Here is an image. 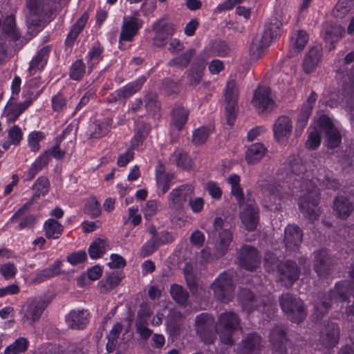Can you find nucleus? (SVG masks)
Listing matches in <instances>:
<instances>
[{"label":"nucleus","mask_w":354,"mask_h":354,"mask_svg":"<svg viewBox=\"0 0 354 354\" xmlns=\"http://www.w3.org/2000/svg\"><path fill=\"white\" fill-rule=\"evenodd\" d=\"M302 234L299 228L294 225H288L285 229L284 241L286 247L295 250L301 242Z\"/></svg>","instance_id":"5701e85b"},{"label":"nucleus","mask_w":354,"mask_h":354,"mask_svg":"<svg viewBox=\"0 0 354 354\" xmlns=\"http://www.w3.org/2000/svg\"><path fill=\"white\" fill-rule=\"evenodd\" d=\"M108 244L105 239H95L88 248V254L91 259L100 258L106 251Z\"/></svg>","instance_id":"473e14b6"},{"label":"nucleus","mask_w":354,"mask_h":354,"mask_svg":"<svg viewBox=\"0 0 354 354\" xmlns=\"http://www.w3.org/2000/svg\"><path fill=\"white\" fill-rule=\"evenodd\" d=\"M212 322V318L207 314H201L196 319V329L204 341L208 342L204 337L203 333L207 330L208 325Z\"/></svg>","instance_id":"49530a36"},{"label":"nucleus","mask_w":354,"mask_h":354,"mask_svg":"<svg viewBox=\"0 0 354 354\" xmlns=\"http://www.w3.org/2000/svg\"><path fill=\"white\" fill-rule=\"evenodd\" d=\"M44 138L42 132H32L28 136V145L32 151H37L39 149V142Z\"/></svg>","instance_id":"6e6d98bb"},{"label":"nucleus","mask_w":354,"mask_h":354,"mask_svg":"<svg viewBox=\"0 0 354 354\" xmlns=\"http://www.w3.org/2000/svg\"><path fill=\"white\" fill-rule=\"evenodd\" d=\"M290 186L288 181L270 184L266 188L264 205L272 210L278 209L281 202L289 197Z\"/></svg>","instance_id":"7ed1b4c3"},{"label":"nucleus","mask_w":354,"mask_h":354,"mask_svg":"<svg viewBox=\"0 0 354 354\" xmlns=\"http://www.w3.org/2000/svg\"><path fill=\"white\" fill-rule=\"evenodd\" d=\"M50 160L48 151H46L41 155L35 162L31 165L28 170V175L29 180L32 179L35 175L45 166H46Z\"/></svg>","instance_id":"ea45409f"},{"label":"nucleus","mask_w":354,"mask_h":354,"mask_svg":"<svg viewBox=\"0 0 354 354\" xmlns=\"http://www.w3.org/2000/svg\"><path fill=\"white\" fill-rule=\"evenodd\" d=\"M88 313L84 310H73L66 317L68 326L72 329H83L88 322Z\"/></svg>","instance_id":"4be33fe9"},{"label":"nucleus","mask_w":354,"mask_h":354,"mask_svg":"<svg viewBox=\"0 0 354 354\" xmlns=\"http://www.w3.org/2000/svg\"><path fill=\"white\" fill-rule=\"evenodd\" d=\"M280 304L283 311L289 315L293 322H299L305 317L303 303L300 299L293 297L291 295H283L280 299Z\"/></svg>","instance_id":"1a4fd4ad"},{"label":"nucleus","mask_w":354,"mask_h":354,"mask_svg":"<svg viewBox=\"0 0 354 354\" xmlns=\"http://www.w3.org/2000/svg\"><path fill=\"white\" fill-rule=\"evenodd\" d=\"M317 95L314 91H312L308 97L306 101L299 109L295 127V133L297 136H299L303 131L304 129L306 127L308 118L317 100Z\"/></svg>","instance_id":"4468645a"},{"label":"nucleus","mask_w":354,"mask_h":354,"mask_svg":"<svg viewBox=\"0 0 354 354\" xmlns=\"http://www.w3.org/2000/svg\"><path fill=\"white\" fill-rule=\"evenodd\" d=\"M184 274L188 286L192 289L196 283V277L192 265L187 263L184 268Z\"/></svg>","instance_id":"e2e57ef3"},{"label":"nucleus","mask_w":354,"mask_h":354,"mask_svg":"<svg viewBox=\"0 0 354 354\" xmlns=\"http://www.w3.org/2000/svg\"><path fill=\"white\" fill-rule=\"evenodd\" d=\"M174 32V26L170 22H164L160 21L156 24V41L160 40L163 41L169 37L171 36ZM158 44L156 43V45Z\"/></svg>","instance_id":"4c0bfd02"},{"label":"nucleus","mask_w":354,"mask_h":354,"mask_svg":"<svg viewBox=\"0 0 354 354\" xmlns=\"http://www.w3.org/2000/svg\"><path fill=\"white\" fill-rule=\"evenodd\" d=\"M292 131V120L286 115L279 117L272 125L274 138L280 143H283L288 140Z\"/></svg>","instance_id":"2eb2a0df"},{"label":"nucleus","mask_w":354,"mask_h":354,"mask_svg":"<svg viewBox=\"0 0 354 354\" xmlns=\"http://www.w3.org/2000/svg\"><path fill=\"white\" fill-rule=\"evenodd\" d=\"M145 82V77H141L136 81L127 84L123 88L118 90L117 91V95L119 97H129L141 88Z\"/></svg>","instance_id":"2f4dec72"},{"label":"nucleus","mask_w":354,"mask_h":354,"mask_svg":"<svg viewBox=\"0 0 354 354\" xmlns=\"http://www.w3.org/2000/svg\"><path fill=\"white\" fill-rule=\"evenodd\" d=\"M174 158L178 167L186 168L190 166V158L187 154L183 151H176L174 153Z\"/></svg>","instance_id":"13d9d810"},{"label":"nucleus","mask_w":354,"mask_h":354,"mask_svg":"<svg viewBox=\"0 0 354 354\" xmlns=\"http://www.w3.org/2000/svg\"><path fill=\"white\" fill-rule=\"evenodd\" d=\"M85 73V64L82 59L76 60L71 67L70 77L74 80H80Z\"/></svg>","instance_id":"09e8293b"},{"label":"nucleus","mask_w":354,"mask_h":354,"mask_svg":"<svg viewBox=\"0 0 354 354\" xmlns=\"http://www.w3.org/2000/svg\"><path fill=\"white\" fill-rule=\"evenodd\" d=\"M267 153V148L262 143H254L251 145L245 152V158L250 165L258 163Z\"/></svg>","instance_id":"393cba45"},{"label":"nucleus","mask_w":354,"mask_h":354,"mask_svg":"<svg viewBox=\"0 0 354 354\" xmlns=\"http://www.w3.org/2000/svg\"><path fill=\"white\" fill-rule=\"evenodd\" d=\"M226 227L227 225L221 218H215L214 228L218 232V248L221 254L228 248L232 241V234Z\"/></svg>","instance_id":"aec40b11"},{"label":"nucleus","mask_w":354,"mask_h":354,"mask_svg":"<svg viewBox=\"0 0 354 354\" xmlns=\"http://www.w3.org/2000/svg\"><path fill=\"white\" fill-rule=\"evenodd\" d=\"M212 289L216 298L221 302H227L233 290L232 279L229 274L223 273L212 284Z\"/></svg>","instance_id":"9b49d317"},{"label":"nucleus","mask_w":354,"mask_h":354,"mask_svg":"<svg viewBox=\"0 0 354 354\" xmlns=\"http://www.w3.org/2000/svg\"><path fill=\"white\" fill-rule=\"evenodd\" d=\"M8 137L13 145H17L23 137L21 129L17 125H14L8 131Z\"/></svg>","instance_id":"052dcab7"},{"label":"nucleus","mask_w":354,"mask_h":354,"mask_svg":"<svg viewBox=\"0 0 354 354\" xmlns=\"http://www.w3.org/2000/svg\"><path fill=\"white\" fill-rule=\"evenodd\" d=\"M15 98L11 97L6 107L5 114L8 118V121L15 122L18 117L32 104V100H26L21 103H16Z\"/></svg>","instance_id":"412c9836"},{"label":"nucleus","mask_w":354,"mask_h":354,"mask_svg":"<svg viewBox=\"0 0 354 354\" xmlns=\"http://www.w3.org/2000/svg\"><path fill=\"white\" fill-rule=\"evenodd\" d=\"M111 121L108 119L96 120L89 127V138H100L105 136L110 131Z\"/></svg>","instance_id":"bb28decb"},{"label":"nucleus","mask_w":354,"mask_h":354,"mask_svg":"<svg viewBox=\"0 0 354 354\" xmlns=\"http://www.w3.org/2000/svg\"><path fill=\"white\" fill-rule=\"evenodd\" d=\"M333 208L338 216L342 218L348 217L353 209L352 203L343 196L335 199Z\"/></svg>","instance_id":"cd10ccee"},{"label":"nucleus","mask_w":354,"mask_h":354,"mask_svg":"<svg viewBox=\"0 0 354 354\" xmlns=\"http://www.w3.org/2000/svg\"><path fill=\"white\" fill-rule=\"evenodd\" d=\"M354 5V0H339L335 6L334 13L338 17H342L349 12Z\"/></svg>","instance_id":"8fccbe9b"},{"label":"nucleus","mask_w":354,"mask_h":354,"mask_svg":"<svg viewBox=\"0 0 354 354\" xmlns=\"http://www.w3.org/2000/svg\"><path fill=\"white\" fill-rule=\"evenodd\" d=\"M88 18V15L86 12H84L82 17L76 21V23L73 26L66 40V44L67 45H71L73 44L75 39L77 38L80 32L82 31L83 28L84 27L87 20Z\"/></svg>","instance_id":"f704fd0d"},{"label":"nucleus","mask_w":354,"mask_h":354,"mask_svg":"<svg viewBox=\"0 0 354 354\" xmlns=\"http://www.w3.org/2000/svg\"><path fill=\"white\" fill-rule=\"evenodd\" d=\"M85 212L92 218L98 217L101 214L100 204L95 196H91L86 200Z\"/></svg>","instance_id":"c03bdc74"},{"label":"nucleus","mask_w":354,"mask_h":354,"mask_svg":"<svg viewBox=\"0 0 354 354\" xmlns=\"http://www.w3.org/2000/svg\"><path fill=\"white\" fill-rule=\"evenodd\" d=\"M26 212L23 216H21L20 217L17 218L14 221H10L12 223L17 222L19 221L18 227L19 230H23L24 228H30L32 227L35 223V218L33 215L29 214L26 216Z\"/></svg>","instance_id":"4d7b16f0"},{"label":"nucleus","mask_w":354,"mask_h":354,"mask_svg":"<svg viewBox=\"0 0 354 354\" xmlns=\"http://www.w3.org/2000/svg\"><path fill=\"white\" fill-rule=\"evenodd\" d=\"M236 83L230 80L227 83L225 90V113L229 125H232L236 118Z\"/></svg>","instance_id":"f8f14e48"},{"label":"nucleus","mask_w":354,"mask_h":354,"mask_svg":"<svg viewBox=\"0 0 354 354\" xmlns=\"http://www.w3.org/2000/svg\"><path fill=\"white\" fill-rule=\"evenodd\" d=\"M47 306L48 302L39 297L27 301L21 309L23 324L33 325L40 319Z\"/></svg>","instance_id":"0eeeda50"},{"label":"nucleus","mask_w":354,"mask_h":354,"mask_svg":"<svg viewBox=\"0 0 354 354\" xmlns=\"http://www.w3.org/2000/svg\"><path fill=\"white\" fill-rule=\"evenodd\" d=\"M189 205L193 212L199 213L203 210L205 204V201L203 198L196 197L194 198H189Z\"/></svg>","instance_id":"774afa93"},{"label":"nucleus","mask_w":354,"mask_h":354,"mask_svg":"<svg viewBox=\"0 0 354 354\" xmlns=\"http://www.w3.org/2000/svg\"><path fill=\"white\" fill-rule=\"evenodd\" d=\"M86 259V253L85 251H78L71 253L67 257V261L73 265L80 263Z\"/></svg>","instance_id":"338daca9"},{"label":"nucleus","mask_w":354,"mask_h":354,"mask_svg":"<svg viewBox=\"0 0 354 354\" xmlns=\"http://www.w3.org/2000/svg\"><path fill=\"white\" fill-rule=\"evenodd\" d=\"M319 127L326 133V145L328 148L334 149L341 142V135L331 120L326 115L320 116Z\"/></svg>","instance_id":"ddd939ff"},{"label":"nucleus","mask_w":354,"mask_h":354,"mask_svg":"<svg viewBox=\"0 0 354 354\" xmlns=\"http://www.w3.org/2000/svg\"><path fill=\"white\" fill-rule=\"evenodd\" d=\"M45 235L48 239H57L63 230L62 225L56 220L50 218L44 225Z\"/></svg>","instance_id":"c9c22d12"},{"label":"nucleus","mask_w":354,"mask_h":354,"mask_svg":"<svg viewBox=\"0 0 354 354\" xmlns=\"http://www.w3.org/2000/svg\"><path fill=\"white\" fill-rule=\"evenodd\" d=\"M49 53V47H43L37 54L36 57L31 61L29 67L30 73L34 69H41L46 62V57Z\"/></svg>","instance_id":"79ce46f5"},{"label":"nucleus","mask_w":354,"mask_h":354,"mask_svg":"<svg viewBox=\"0 0 354 354\" xmlns=\"http://www.w3.org/2000/svg\"><path fill=\"white\" fill-rule=\"evenodd\" d=\"M290 180L294 179V186L299 187L301 192L304 193V196L299 200V205L301 211L308 216L310 219H316L318 213L316 208L317 204V198L319 189L312 180H305L300 182L299 179H296L294 176H291Z\"/></svg>","instance_id":"f257e3e1"},{"label":"nucleus","mask_w":354,"mask_h":354,"mask_svg":"<svg viewBox=\"0 0 354 354\" xmlns=\"http://www.w3.org/2000/svg\"><path fill=\"white\" fill-rule=\"evenodd\" d=\"M121 278L118 275L117 272H113L110 274L106 279L104 281H101L99 283V286L101 289L102 292H106L115 287H116L120 282Z\"/></svg>","instance_id":"37998d69"},{"label":"nucleus","mask_w":354,"mask_h":354,"mask_svg":"<svg viewBox=\"0 0 354 354\" xmlns=\"http://www.w3.org/2000/svg\"><path fill=\"white\" fill-rule=\"evenodd\" d=\"M192 57V53H185L183 55H181L179 57H177L174 59H173L170 64L173 66H175L178 68H184L186 67L188 64L189 63V61Z\"/></svg>","instance_id":"bf43d9fd"},{"label":"nucleus","mask_w":354,"mask_h":354,"mask_svg":"<svg viewBox=\"0 0 354 354\" xmlns=\"http://www.w3.org/2000/svg\"><path fill=\"white\" fill-rule=\"evenodd\" d=\"M325 39L330 43H334L340 39L344 34V29L342 26L339 25H327L324 28Z\"/></svg>","instance_id":"e433bc0d"},{"label":"nucleus","mask_w":354,"mask_h":354,"mask_svg":"<svg viewBox=\"0 0 354 354\" xmlns=\"http://www.w3.org/2000/svg\"><path fill=\"white\" fill-rule=\"evenodd\" d=\"M253 296L252 293L247 290H243L241 292L240 302L244 310L249 311L250 304L253 303Z\"/></svg>","instance_id":"680f3d73"},{"label":"nucleus","mask_w":354,"mask_h":354,"mask_svg":"<svg viewBox=\"0 0 354 354\" xmlns=\"http://www.w3.org/2000/svg\"><path fill=\"white\" fill-rule=\"evenodd\" d=\"M170 293L172 298L179 304L184 305L187 297V294L184 291L182 286L174 284L170 288Z\"/></svg>","instance_id":"3c124183"},{"label":"nucleus","mask_w":354,"mask_h":354,"mask_svg":"<svg viewBox=\"0 0 354 354\" xmlns=\"http://www.w3.org/2000/svg\"><path fill=\"white\" fill-rule=\"evenodd\" d=\"M227 183L231 186V193L236 198L239 204L243 201V190L240 187V177L236 174H232L227 178Z\"/></svg>","instance_id":"58836bf2"},{"label":"nucleus","mask_w":354,"mask_h":354,"mask_svg":"<svg viewBox=\"0 0 354 354\" xmlns=\"http://www.w3.org/2000/svg\"><path fill=\"white\" fill-rule=\"evenodd\" d=\"M280 33L278 25H270L261 34L257 35L250 46V55L252 59H257L270 45L273 39Z\"/></svg>","instance_id":"f03ea898"},{"label":"nucleus","mask_w":354,"mask_h":354,"mask_svg":"<svg viewBox=\"0 0 354 354\" xmlns=\"http://www.w3.org/2000/svg\"><path fill=\"white\" fill-rule=\"evenodd\" d=\"M3 32L14 41H17L21 37V34L16 27L15 18L13 15L7 16L4 19Z\"/></svg>","instance_id":"7c9ffc66"},{"label":"nucleus","mask_w":354,"mask_h":354,"mask_svg":"<svg viewBox=\"0 0 354 354\" xmlns=\"http://www.w3.org/2000/svg\"><path fill=\"white\" fill-rule=\"evenodd\" d=\"M308 41V36L306 31L298 30L290 38V46L296 51L301 50Z\"/></svg>","instance_id":"a19ab883"},{"label":"nucleus","mask_w":354,"mask_h":354,"mask_svg":"<svg viewBox=\"0 0 354 354\" xmlns=\"http://www.w3.org/2000/svg\"><path fill=\"white\" fill-rule=\"evenodd\" d=\"M239 318L233 313H225L221 315L216 324V330L219 333L221 341L225 344L232 343V333L239 325Z\"/></svg>","instance_id":"6e6552de"},{"label":"nucleus","mask_w":354,"mask_h":354,"mask_svg":"<svg viewBox=\"0 0 354 354\" xmlns=\"http://www.w3.org/2000/svg\"><path fill=\"white\" fill-rule=\"evenodd\" d=\"M256 111L261 115H268L276 107L273 95L269 88L258 87L251 101Z\"/></svg>","instance_id":"423d86ee"},{"label":"nucleus","mask_w":354,"mask_h":354,"mask_svg":"<svg viewBox=\"0 0 354 354\" xmlns=\"http://www.w3.org/2000/svg\"><path fill=\"white\" fill-rule=\"evenodd\" d=\"M149 232L153 235V236L142 247L140 252V256L142 257H146L151 255L155 250V227L153 225H151L149 227Z\"/></svg>","instance_id":"de8ad7c7"},{"label":"nucleus","mask_w":354,"mask_h":354,"mask_svg":"<svg viewBox=\"0 0 354 354\" xmlns=\"http://www.w3.org/2000/svg\"><path fill=\"white\" fill-rule=\"evenodd\" d=\"M327 254L325 251H319L315 254V270L316 272L322 276L326 267Z\"/></svg>","instance_id":"a18cd8bd"},{"label":"nucleus","mask_w":354,"mask_h":354,"mask_svg":"<svg viewBox=\"0 0 354 354\" xmlns=\"http://www.w3.org/2000/svg\"><path fill=\"white\" fill-rule=\"evenodd\" d=\"M259 344L260 337L252 334L243 341V346L239 354H255L259 350Z\"/></svg>","instance_id":"72a5a7b5"},{"label":"nucleus","mask_w":354,"mask_h":354,"mask_svg":"<svg viewBox=\"0 0 354 354\" xmlns=\"http://www.w3.org/2000/svg\"><path fill=\"white\" fill-rule=\"evenodd\" d=\"M134 152L132 148H129L123 154L120 155L117 161L118 167H125L130 161L133 159Z\"/></svg>","instance_id":"0e129e2a"},{"label":"nucleus","mask_w":354,"mask_h":354,"mask_svg":"<svg viewBox=\"0 0 354 354\" xmlns=\"http://www.w3.org/2000/svg\"><path fill=\"white\" fill-rule=\"evenodd\" d=\"M242 225L248 231L254 230L259 222L258 211L256 205L250 202L240 214Z\"/></svg>","instance_id":"f3484780"},{"label":"nucleus","mask_w":354,"mask_h":354,"mask_svg":"<svg viewBox=\"0 0 354 354\" xmlns=\"http://www.w3.org/2000/svg\"><path fill=\"white\" fill-rule=\"evenodd\" d=\"M189 112L181 106L176 107L172 111L171 127L177 130L183 129L188 118Z\"/></svg>","instance_id":"c756f323"},{"label":"nucleus","mask_w":354,"mask_h":354,"mask_svg":"<svg viewBox=\"0 0 354 354\" xmlns=\"http://www.w3.org/2000/svg\"><path fill=\"white\" fill-rule=\"evenodd\" d=\"M211 131L210 128L204 127L198 128L193 133V142L198 145L204 143L208 138Z\"/></svg>","instance_id":"603ef678"},{"label":"nucleus","mask_w":354,"mask_h":354,"mask_svg":"<svg viewBox=\"0 0 354 354\" xmlns=\"http://www.w3.org/2000/svg\"><path fill=\"white\" fill-rule=\"evenodd\" d=\"M194 193V188L192 185L181 186L176 189H174L169 198V205L171 207L178 209L181 207L184 203L191 198Z\"/></svg>","instance_id":"a211bd4d"},{"label":"nucleus","mask_w":354,"mask_h":354,"mask_svg":"<svg viewBox=\"0 0 354 354\" xmlns=\"http://www.w3.org/2000/svg\"><path fill=\"white\" fill-rule=\"evenodd\" d=\"M322 57V50L320 47L311 48L305 57L303 63V69L306 73H310L318 65Z\"/></svg>","instance_id":"a878e982"},{"label":"nucleus","mask_w":354,"mask_h":354,"mask_svg":"<svg viewBox=\"0 0 354 354\" xmlns=\"http://www.w3.org/2000/svg\"><path fill=\"white\" fill-rule=\"evenodd\" d=\"M206 189L213 198H220L222 195V191L218 185L213 181L207 183Z\"/></svg>","instance_id":"69168bd1"},{"label":"nucleus","mask_w":354,"mask_h":354,"mask_svg":"<svg viewBox=\"0 0 354 354\" xmlns=\"http://www.w3.org/2000/svg\"><path fill=\"white\" fill-rule=\"evenodd\" d=\"M265 266L268 272L274 271L275 267L277 268V272L280 275V279L283 282L286 286H290L294 281L299 276L297 268L292 262H288L283 268H279L277 261L272 255L267 254L265 258Z\"/></svg>","instance_id":"39448f33"},{"label":"nucleus","mask_w":354,"mask_h":354,"mask_svg":"<svg viewBox=\"0 0 354 354\" xmlns=\"http://www.w3.org/2000/svg\"><path fill=\"white\" fill-rule=\"evenodd\" d=\"M259 257L257 250L250 246H243L241 249L239 263L246 270H252L258 266Z\"/></svg>","instance_id":"6ab92c4d"},{"label":"nucleus","mask_w":354,"mask_h":354,"mask_svg":"<svg viewBox=\"0 0 354 354\" xmlns=\"http://www.w3.org/2000/svg\"><path fill=\"white\" fill-rule=\"evenodd\" d=\"M62 261L57 260L50 268L44 269L39 272L32 279L34 283H40L46 280L57 275L60 272Z\"/></svg>","instance_id":"c85d7f7f"},{"label":"nucleus","mask_w":354,"mask_h":354,"mask_svg":"<svg viewBox=\"0 0 354 354\" xmlns=\"http://www.w3.org/2000/svg\"><path fill=\"white\" fill-rule=\"evenodd\" d=\"M55 0H26L28 10L26 24L28 30L38 32L41 28V18L46 10L47 6Z\"/></svg>","instance_id":"20e7f679"},{"label":"nucleus","mask_w":354,"mask_h":354,"mask_svg":"<svg viewBox=\"0 0 354 354\" xmlns=\"http://www.w3.org/2000/svg\"><path fill=\"white\" fill-rule=\"evenodd\" d=\"M136 331L142 339H148L151 335L153 330L148 328V322L147 320L137 319Z\"/></svg>","instance_id":"5fc2aeb1"},{"label":"nucleus","mask_w":354,"mask_h":354,"mask_svg":"<svg viewBox=\"0 0 354 354\" xmlns=\"http://www.w3.org/2000/svg\"><path fill=\"white\" fill-rule=\"evenodd\" d=\"M320 116L321 115L317 113V115L315 117L313 124L309 127V135L306 146L310 149H315L319 147L321 143V132L323 131V130L319 127Z\"/></svg>","instance_id":"b1692460"},{"label":"nucleus","mask_w":354,"mask_h":354,"mask_svg":"<svg viewBox=\"0 0 354 354\" xmlns=\"http://www.w3.org/2000/svg\"><path fill=\"white\" fill-rule=\"evenodd\" d=\"M142 26V21L136 17H124L120 35V44L122 41H131Z\"/></svg>","instance_id":"dca6fc26"},{"label":"nucleus","mask_w":354,"mask_h":354,"mask_svg":"<svg viewBox=\"0 0 354 354\" xmlns=\"http://www.w3.org/2000/svg\"><path fill=\"white\" fill-rule=\"evenodd\" d=\"M149 132V127L148 124H142L136 132V134L132 140L131 146L130 148H135L138 147L140 142H142L144 138L147 136Z\"/></svg>","instance_id":"864d4df0"},{"label":"nucleus","mask_w":354,"mask_h":354,"mask_svg":"<svg viewBox=\"0 0 354 354\" xmlns=\"http://www.w3.org/2000/svg\"><path fill=\"white\" fill-rule=\"evenodd\" d=\"M50 183L46 177H39L32 186V189L35 191L30 200L25 203L23 207L19 208L11 217V221H14L17 218L23 216L26 212H28L30 206L35 201L39 198L41 195L46 194L49 191Z\"/></svg>","instance_id":"9d476101"}]
</instances>
